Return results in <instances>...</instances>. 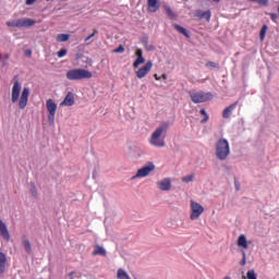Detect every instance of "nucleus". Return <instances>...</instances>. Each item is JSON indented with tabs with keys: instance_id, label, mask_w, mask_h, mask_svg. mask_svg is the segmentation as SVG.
<instances>
[{
	"instance_id": "6e6552de",
	"label": "nucleus",
	"mask_w": 279,
	"mask_h": 279,
	"mask_svg": "<svg viewBox=\"0 0 279 279\" xmlns=\"http://www.w3.org/2000/svg\"><path fill=\"white\" fill-rule=\"evenodd\" d=\"M151 69H154V62L147 61L145 65H143L135 72V75L138 80H143V77H147V75H149Z\"/></svg>"
},
{
	"instance_id": "393cba45",
	"label": "nucleus",
	"mask_w": 279,
	"mask_h": 279,
	"mask_svg": "<svg viewBox=\"0 0 279 279\" xmlns=\"http://www.w3.org/2000/svg\"><path fill=\"white\" fill-rule=\"evenodd\" d=\"M251 3H257V5H262L263 8H267L269 5V0H248Z\"/></svg>"
},
{
	"instance_id": "ea45409f",
	"label": "nucleus",
	"mask_w": 279,
	"mask_h": 279,
	"mask_svg": "<svg viewBox=\"0 0 279 279\" xmlns=\"http://www.w3.org/2000/svg\"><path fill=\"white\" fill-rule=\"evenodd\" d=\"M235 190L241 191V184H239V181L234 180Z\"/></svg>"
},
{
	"instance_id": "20e7f679",
	"label": "nucleus",
	"mask_w": 279,
	"mask_h": 279,
	"mask_svg": "<svg viewBox=\"0 0 279 279\" xmlns=\"http://www.w3.org/2000/svg\"><path fill=\"white\" fill-rule=\"evenodd\" d=\"M191 100L193 104H204L206 101H210L213 99V94L210 92H190L189 93Z\"/></svg>"
},
{
	"instance_id": "dca6fc26",
	"label": "nucleus",
	"mask_w": 279,
	"mask_h": 279,
	"mask_svg": "<svg viewBox=\"0 0 279 279\" xmlns=\"http://www.w3.org/2000/svg\"><path fill=\"white\" fill-rule=\"evenodd\" d=\"M75 105V97L73 96V93H68L64 97L63 101L60 102V106H74Z\"/></svg>"
},
{
	"instance_id": "bb28decb",
	"label": "nucleus",
	"mask_w": 279,
	"mask_h": 279,
	"mask_svg": "<svg viewBox=\"0 0 279 279\" xmlns=\"http://www.w3.org/2000/svg\"><path fill=\"white\" fill-rule=\"evenodd\" d=\"M267 25H264L262 28H260V33H259V38L260 40H265V36H267Z\"/></svg>"
},
{
	"instance_id": "4c0bfd02",
	"label": "nucleus",
	"mask_w": 279,
	"mask_h": 279,
	"mask_svg": "<svg viewBox=\"0 0 279 279\" xmlns=\"http://www.w3.org/2000/svg\"><path fill=\"white\" fill-rule=\"evenodd\" d=\"M64 56H66V49H61V50L58 52V58H64Z\"/></svg>"
},
{
	"instance_id": "a211bd4d",
	"label": "nucleus",
	"mask_w": 279,
	"mask_h": 279,
	"mask_svg": "<svg viewBox=\"0 0 279 279\" xmlns=\"http://www.w3.org/2000/svg\"><path fill=\"white\" fill-rule=\"evenodd\" d=\"M94 256H108V253L106 252V248L104 246L96 244L94 246V252L92 253Z\"/></svg>"
},
{
	"instance_id": "aec40b11",
	"label": "nucleus",
	"mask_w": 279,
	"mask_h": 279,
	"mask_svg": "<svg viewBox=\"0 0 279 279\" xmlns=\"http://www.w3.org/2000/svg\"><path fill=\"white\" fill-rule=\"evenodd\" d=\"M238 247H243V250H247V247H250V245L247 244V238L245 236V234H241L238 238Z\"/></svg>"
},
{
	"instance_id": "5701e85b",
	"label": "nucleus",
	"mask_w": 279,
	"mask_h": 279,
	"mask_svg": "<svg viewBox=\"0 0 279 279\" xmlns=\"http://www.w3.org/2000/svg\"><path fill=\"white\" fill-rule=\"evenodd\" d=\"M117 278L118 279H132V278H130V275H128V272L125 270H123L122 268L118 269Z\"/></svg>"
},
{
	"instance_id": "f704fd0d",
	"label": "nucleus",
	"mask_w": 279,
	"mask_h": 279,
	"mask_svg": "<svg viewBox=\"0 0 279 279\" xmlns=\"http://www.w3.org/2000/svg\"><path fill=\"white\" fill-rule=\"evenodd\" d=\"M99 34V31H97V28L94 29V32L85 38V43H88V40H90V38H95V35Z\"/></svg>"
},
{
	"instance_id": "c85d7f7f",
	"label": "nucleus",
	"mask_w": 279,
	"mask_h": 279,
	"mask_svg": "<svg viewBox=\"0 0 279 279\" xmlns=\"http://www.w3.org/2000/svg\"><path fill=\"white\" fill-rule=\"evenodd\" d=\"M166 13H167V16H169V19H175V13L173 12V10H171V8L169 7H166Z\"/></svg>"
},
{
	"instance_id": "0eeeda50",
	"label": "nucleus",
	"mask_w": 279,
	"mask_h": 279,
	"mask_svg": "<svg viewBox=\"0 0 279 279\" xmlns=\"http://www.w3.org/2000/svg\"><path fill=\"white\" fill-rule=\"evenodd\" d=\"M46 108L48 110V121L50 125H53L56 123V112L58 111V105L53 99L49 98L46 101Z\"/></svg>"
},
{
	"instance_id": "473e14b6",
	"label": "nucleus",
	"mask_w": 279,
	"mask_h": 279,
	"mask_svg": "<svg viewBox=\"0 0 279 279\" xmlns=\"http://www.w3.org/2000/svg\"><path fill=\"white\" fill-rule=\"evenodd\" d=\"M0 60H3L2 66H5L8 64V60H10V56L9 54H1L0 53Z\"/></svg>"
},
{
	"instance_id": "f8f14e48",
	"label": "nucleus",
	"mask_w": 279,
	"mask_h": 279,
	"mask_svg": "<svg viewBox=\"0 0 279 279\" xmlns=\"http://www.w3.org/2000/svg\"><path fill=\"white\" fill-rule=\"evenodd\" d=\"M136 60L133 62V69H138L141 64H145V57H143V50L137 49L135 51Z\"/></svg>"
},
{
	"instance_id": "b1692460",
	"label": "nucleus",
	"mask_w": 279,
	"mask_h": 279,
	"mask_svg": "<svg viewBox=\"0 0 279 279\" xmlns=\"http://www.w3.org/2000/svg\"><path fill=\"white\" fill-rule=\"evenodd\" d=\"M71 38L70 34H59L57 36V43H66Z\"/></svg>"
},
{
	"instance_id": "9b49d317",
	"label": "nucleus",
	"mask_w": 279,
	"mask_h": 279,
	"mask_svg": "<svg viewBox=\"0 0 279 279\" xmlns=\"http://www.w3.org/2000/svg\"><path fill=\"white\" fill-rule=\"evenodd\" d=\"M28 99H29V88L24 87L19 101V107L21 108V110H25V108H27Z\"/></svg>"
},
{
	"instance_id": "72a5a7b5",
	"label": "nucleus",
	"mask_w": 279,
	"mask_h": 279,
	"mask_svg": "<svg viewBox=\"0 0 279 279\" xmlns=\"http://www.w3.org/2000/svg\"><path fill=\"white\" fill-rule=\"evenodd\" d=\"M207 69H219V64H217L216 62L213 61H208L206 63Z\"/></svg>"
},
{
	"instance_id": "c9c22d12",
	"label": "nucleus",
	"mask_w": 279,
	"mask_h": 279,
	"mask_svg": "<svg viewBox=\"0 0 279 279\" xmlns=\"http://www.w3.org/2000/svg\"><path fill=\"white\" fill-rule=\"evenodd\" d=\"M125 51V48L123 45H120L118 48L113 50V53H123Z\"/></svg>"
},
{
	"instance_id": "4be33fe9",
	"label": "nucleus",
	"mask_w": 279,
	"mask_h": 279,
	"mask_svg": "<svg viewBox=\"0 0 279 279\" xmlns=\"http://www.w3.org/2000/svg\"><path fill=\"white\" fill-rule=\"evenodd\" d=\"M197 16L198 19H205L207 23L210 22V11H204V12L198 11Z\"/></svg>"
},
{
	"instance_id": "49530a36",
	"label": "nucleus",
	"mask_w": 279,
	"mask_h": 279,
	"mask_svg": "<svg viewBox=\"0 0 279 279\" xmlns=\"http://www.w3.org/2000/svg\"><path fill=\"white\" fill-rule=\"evenodd\" d=\"M27 54H28V56H32V51H28Z\"/></svg>"
},
{
	"instance_id": "9d476101",
	"label": "nucleus",
	"mask_w": 279,
	"mask_h": 279,
	"mask_svg": "<svg viewBox=\"0 0 279 279\" xmlns=\"http://www.w3.org/2000/svg\"><path fill=\"white\" fill-rule=\"evenodd\" d=\"M20 97H21V83L19 82V80H15L12 87V93H11L12 104H16Z\"/></svg>"
},
{
	"instance_id": "c756f323",
	"label": "nucleus",
	"mask_w": 279,
	"mask_h": 279,
	"mask_svg": "<svg viewBox=\"0 0 279 279\" xmlns=\"http://www.w3.org/2000/svg\"><path fill=\"white\" fill-rule=\"evenodd\" d=\"M195 178L194 174H189L182 178V182H185V184H189V182H193V179Z\"/></svg>"
},
{
	"instance_id": "a19ab883",
	"label": "nucleus",
	"mask_w": 279,
	"mask_h": 279,
	"mask_svg": "<svg viewBox=\"0 0 279 279\" xmlns=\"http://www.w3.org/2000/svg\"><path fill=\"white\" fill-rule=\"evenodd\" d=\"M36 3V0H26V5H34Z\"/></svg>"
},
{
	"instance_id": "a878e982",
	"label": "nucleus",
	"mask_w": 279,
	"mask_h": 279,
	"mask_svg": "<svg viewBox=\"0 0 279 279\" xmlns=\"http://www.w3.org/2000/svg\"><path fill=\"white\" fill-rule=\"evenodd\" d=\"M23 245H24L25 252H27V254H31L32 243H29V240H23Z\"/></svg>"
},
{
	"instance_id": "2f4dec72",
	"label": "nucleus",
	"mask_w": 279,
	"mask_h": 279,
	"mask_svg": "<svg viewBox=\"0 0 279 279\" xmlns=\"http://www.w3.org/2000/svg\"><path fill=\"white\" fill-rule=\"evenodd\" d=\"M31 195L38 197V191L36 190V185L34 183H31Z\"/></svg>"
},
{
	"instance_id": "58836bf2",
	"label": "nucleus",
	"mask_w": 279,
	"mask_h": 279,
	"mask_svg": "<svg viewBox=\"0 0 279 279\" xmlns=\"http://www.w3.org/2000/svg\"><path fill=\"white\" fill-rule=\"evenodd\" d=\"M269 16H270L271 21H274V23H276V21H278V14L270 13Z\"/></svg>"
},
{
	"instance_id": "e433bc0d",
	"label": "nucleus",
	"mask_w": 279,
	"mask_h": 279,
	"mask_svg": "<svg viewBox=\"0 0 279 279\" xmlns=\"http://www.w3.org/2000/svg\"><path fill=\"white\" fill-rule=\"evenodd\" d=\"M242 260L240 262V265L242 267H245V263H246V255H245V251L242 252Z\"/></svg>"
},
{
	"instance_id": "2eb2a0df",
	"label": "nucleus",
	"mask_w": 279,
	"mask_h": 279,
	"mask_svg": "<svg viewBox=\"0 0 279 279\" xmlns=\"http://www.w3.org/2000/svg\"><path fill=\"white\" fill-rule=\"evenodd\" d=\"M159 191H171V179H163L157 182Z\"/></svg>"
},
{
	"instance_id": "f257e3e1",
	"label": "nucleus",
	"mask_w": 279,
	"mask_h": 279,
	"mask_svg": "<svg viewBox=\"0 0 279 279\" xmlns=\"http://www.w3.org/2000/svg\"><path fill=\"white\" fill-rule=\"evenodd\" d=\"M169 130V123L163 122L160 126H158L155 132L151 134L149 138V144L154 147H165V138H162V132H167Z\"/></svg>"
},
{
	"instance_id": "ddd939ff",
	"label": "nucleus",
	"mask_w": 279,
	"mask_h": 279,
	"mask_svg": "<svg viewBox=\"0 0 279 279\" xmlns=\"http://www.w3.org/2000/svg\"><path fill=\"white\" fill-rule=\"evenodd\" d=\"M236 106H239V101H235V102L231 104L229 107H227L222 111V118L230 119V117H232V112H234V110L236 109Z\"/></svg>"
},
{
	"instance_id": "c03bdc74",
	"label": "nucleus",
	"mask_w": 279,
	"mask_h": 279,
	"mask_svg": "<svg viewBox=\"0 0 279 279\" xmlns=\"http://www.w3.org/2000/svg\"><path fill=\"white\" fill-rule=\"evenodd\" d=\"M215 3H219V1H221V0H213Z\"/></svg>"
},
{
	"instance_id": "39448f33",
	"label": "nucleus",
	"mask_w": 279,
	"mask_h": 279,
	"mask_svg": "<svg viewBox=\"0 0 279 279\" xmlns=\"http://www.w3.org/2000/svg\"><path fill=\"white\" fill-rule=\"evenodd\" d=\"M8 27H33V25H36V21L25 17V19H19L7 22Z\"/></svg>"
},
{
	"instance_id": "7ed1b4c3",
	"label": "nucleus",
	"mask_w": 279,
	"mask_h": 279,
	"mask_svg": "<svg viewBox=\"0 0 279 279\" xmlns=\"http://www.w3.org/2000/svg\"><path fill=\"white\" fill-rule=\"evenodd\" d=\"M230 156V143L226 138H220L216 143V158L218 160H228Z\"/></svg>"
},
{
	"instance_id": "1a4fd4ad",
	"label": "nucleus",
	"mask_w": 279,
	"mask_h": 279,
	"mask_svg": "<svg viewBox=\"0 0 279 279\" xmlns=\"http://www.w3.org/2000/svg\"><path fill=\"white\" fill-rule=\"evenodd\" d=\"M154 169H156V166L154 162H149L148 165L137 170L136 174L133 177V180L136 178H147V175H149Z\"/></svg>"
},
{
	"instance_id": "a18cd8bd",
	"label": "nucleus",
	"mask_w": 279,
	"mask_h": 279,
	"mask_svg": "<svg viewBox=\"0 0 279 279\" xmlns=\"http://www.w3.org/2000/svg\"><path fill=\"white\" fill-rule=\"evenodd\" d=\"M27 54H28V56H32V51H28Z\"/></svg>"
},
{
	"instance_id": "4468645a",
	"label": "nucleus",
	"mask_w": 279,
	"mask_h": 279,
	"mask_svg": "<svg viewBox=\"0 0 279 279\" xmlns=\"http://www.w3.org/2000/svg\"><path fill=\"white\" fill-rule=\"evenodd\" d=\"M0 236H2L4 241H10V231L3 220H0Z\"/></svg>"
},
{
	"instance_id": "79ce46f5",
	"label": "nucleus",
	"mask_w": 279,
	"mask_h": 279,
	"mask_svg": "<svg viewBox=\"0 0 279 279\" xmlns=\"http://www.w3.org/2000/svg\"><path fill=\"white\" fill-rule=\"evenodd\" d=\"M154 77H155V80H156L157 82H160V80H161V77L158 76V74H155Z\"/></svg>"
},
{
	"instance_id": "cd10ccee",
	"label": "nucleus",
	"mask_w": 279,
	"mask_h": 279,
	"mask_svg": "<svg viewBox=\"0 0 279 279\" xmlns=\"http://www.w3.org/2000/svg\"><path fill=\"white\" fill-rule=\"evenodd\" d=\"M201 114L204 117V119L201 121V123H208V113L206 112V109H201Z\"/></svg>"
},
{
	"instance_id": "423d86ee",
	"label": "nucleus",
	"mask_w": 279,
	"mask_h": 279,
	"mask_svg": "<svg viewBox=\"0 0 279 279\" xmlns=\"http://www.w3.org/2000/svg\"><path fill=\"white\" fill-rule=\"evenodd\" d=\"M190 208H191L190 219L192 221L199 219V217L204 215V206H202L199 203L195 201H191Z\"/></svg>"
},
{
	"instance_id": "37998d69",
	"label": "nucleus",
	"mask_w": 279,
	"mask_h": 279,
	"mask_svg": "<svg viewBox=\"0 0 279 279\" xmlns=\"http://www.w3.org/2000/svg\"><path fill=\"white\" fill-rule=\"evenodd\" d=\"M160 77L161 80H167V74H162Z\"/></svg>"
},
{
	"instance_id": "412c9836",
	"label": "nucleus",
	"mask_w": 279,
	"mask_h": 279,
	"mask_svg": "<svg viewBox=\"0 0 279 279\" xmlns=\"http://www.w3.org/2000/svg\"><path fill=\"white\" fill-rule=\"evenodd\" d=\"M173 27L174 29H177V32H179V34L185 36V38H191V35H189V31H186V28H184L183 26H180L179 24H173Z\"/></svg>"
},
{
	"instance_id": "f3484780",
	"label": "nucleus",
	"mask_w": 279,
	"mask_h": 279,
	"mask_svg": "<svg viewBox=\"0 0 279 279\" xmlns=\"http://www.w3.org/2000/svg\"><path fill=\"white\" fill-rule=\"evenodd\" d=\"M148 12H158V10H160V2H158V0H148Z\"/></svg>"
},
{
	"instance_id": "6ab92c4d",
	"label": "nucleus",
	"mask_w": 279,
	"mask_h": 279,
	"mask_svg": "<svg viewBox=\"0 0 279 279\" xmlns=\"http://www.w3.org/2000/svg\"><path fill=\"white\" fill-rule=\"evenodd\" d=\"M5 265H8V257L5 253L0 252V275L5 272Z\"/></svg>"
},
{
	"instance_id": "7c9ffc66",
	"label": "nucleus",
	"mask_w": 279,
	"mask_h": 279,
	"mask_svg": "<svg viewBox=\"0 0 279 279\" xmlns=\"http://www.w3.org/2000/svg\"><path fill=\"white\" fill-rule=\"evenodd\" d=\"M246 278L247 279H258V277H257V275H256V272L254 270H248L246 272Z\"/></svg>"
},
{
	"instance_id": "f03ea898",
	"label": "nucleus",
	"mask_w": 279,
	"mask_h": 279,
	"mask_svg": "<svg viewBox=\"0 0 279 279\" xmlns=\"http://www.w3.org/2000/svg\"><path fill=\"white\" fill-rule=\"evenodd\" d=\"M65 77L71 82H77L80 80H90V77H93V72L84 69H72L66 72Z\"/></svg>"
}]
</instances>
